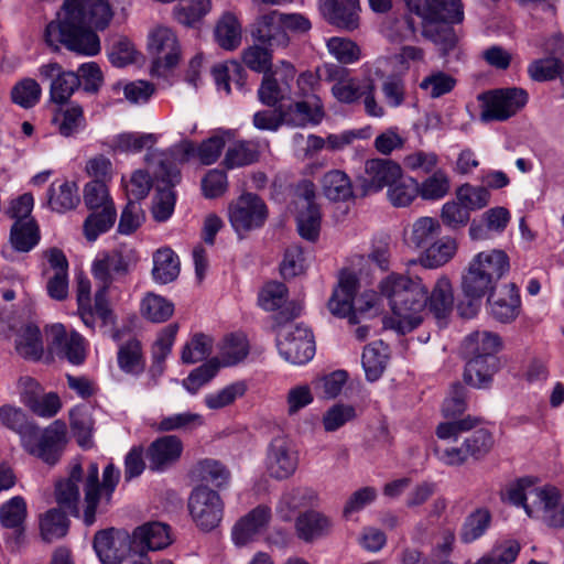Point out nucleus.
I'll return each instance as SVG.
<instances>
[{"label": "nucleus", "mask_w": 564, "mask_h": 564, "mask_svg": "<svg viewBox=\"0 0 564 564\" xmlns=\"http://www.w3.org/2000/svg\"><path fill=\"white\" fill-rule=\"evenodd\" d=\"M111 19L108 0H65L56 19L47 24L44 39L54 51L63 45L77 54L93 56L100 52L96 30H104Z\"/></svg>", "instance_id": "nucleus-1"}, {"label": "nucleus", "mask_w": 564, "mask_h": 564, "mask_svg": "<svg viewBox=\"0 0 564 564\" xmlns=\"http://www.w3.org/2000/svg\"><path fill=\"white\" fill-rule=\"evenodd\" d=\"M120 470L109 463L99 481V466L89 462L85 467L77 460L72 463L68 476L55 485V499L58 506L73 516L79 514L80 486L84 490V514L86 525L96 521V514L102 506H108L119 482Z\"/></svg>", "instance_id": "nucleus-2"}, {"label": "nucleus", "mask_w": 564, "mask_h": 564, "mask_svg": "<svg viewBox=\"0 0 564 564\" xmlns=\"http://www.w3.org/2000/svg\"><path fill=\"white\" fill-rule=\"evenodd\" d=\"M379 290L391 308L384 328L406 334L421 325L427 304V288L421 278L391 273L381 280Z\"/></svg>", "instance_id": "nucleus-3"}, {"label": "nucleus", "mask_w": 564, "mask_h": 564, "mask_svg": "<svg viewBox=\"0 0 564 564\" xmlns=\"http://www.w3.org/2000/svg\"><path fill=\"white\" fill-rule=\"evenodd\" d=\"M510 270V259L500 249H490L475 254L462 276V292L469 300L466 307L458 306L462 317H471L477 313L482 297L495 291L497 283Z\"/></svg>", "instance_id": "nucleus-4"}, {"label": "nucleus", "mask_w": 564, "mask_h": 564, "mask_svg": "<svg viewBox=\"0 0 564 564\" xmlns=\"http://www.w3.org/2000/svg\"><path fill=\"white\" fill-rule=\"evenodd\" d=\"M408 11L421 20V34L447 54L457 44L454 24L465 19L462 0H404Z\"/></svg>", "instance_id": "nucleus-5"}, {"label": "nucleus", "mask_w": 564, "mask_h": 564, "mask_svg": "<svg viewBox=\"0 0 564 564\" xmlns=\"http://www.w3.org/2000/svg\"><path fill=\"white\" fill-rule=\"evenodd\" d=\"M510 503L522 507L525 513L552 528H564V502L554 486L536 487L527 479H520L507 490Z\"/></svg>", "instance_id": "nucleus-6"}, {"label": "nucleus", "mask_w": 564, "mask_h": 564, "mask_svg": "<svg viewBox=\"0 0 564 564\" xmlns=\"http://www.w3.org/2000/svg\"><path fill=\"white\" fill-rule=\"evenodd\" d=\"M155 143L156 135L153 133L123 132L112 139L111 148L123 153H137L147 149L145 161L148 164L158 165V170H163L161 174L163 180L173 183L178 176L175 161H186L194 152V147L191 142H183L169 152H162L153 149Z\"/></svg>", "instance_id": "nucleus-7"}, {"label": "nucleus", "mask_w": 564, "mask_h": 564, "mask_svg": "<svg viewBox=\"0 0 564 564\" xmlns=\"http://www.w3.org/2000/svg\"><path fill=\"white\" fill-rule=\"evenodd\" d=\"M361 78L346 75L332 87V94L341 104L352 105L362 101L368 116L381 118L384 108L376 98V79L383 77L379 61L366 62L360 67Z\"/></svg>", "instance_id": "nucleus-8"}, {"label": "nucleus", "mask_w": 564, "mask_h": 564, "mask_svg": "<svg viewBox=\"0 0 564 564\" xmlns=\"http://www.w3.org/2000/svg\"><path fill=\"white\" fill-rule=\"evenodd\" d=\"M84 202L91 210L85 220L84 230L86 238L93 241L115 224L116 208L107 184L100 181H91L85 185Z\"/></svg>", "instance_id": "nucleus-9"}, {"label": "nucleus", "mask_w": 564, "mask_h": 564, "mask_svg": "<svg viewBox=\"0 0 564 564\" xmlns=\"http://www.w3.org/2000/svg\"><path fill=\"white\" fill-rule=\"evenodd\" d=\"M478 99L482 122L506 121L525 106L528 94L524 89L510 87L486 91Z\"/></svg>", "instance_id": "nucleus-10"}, {"label": "nucleus", "mask_w": 564, "mask_h": 564, "mask_svg": "<svg viewBox=\"0 0 564 564\" xmlns=\"http://www.w3.org/2000/svg\"><path fill=\"white\" fill-rule=\"evenodd\" d=\"M276 330V347L281 357L293 364L303 365L315 355V341L312 332L300 324H283L274 327Z\"/></svg>", "instance_id": "nucleus-11"}, {"label": "nucleus", "mask_w": 564, "mask_h": 564, "mask_svg": "<svg viewBox=\"0 0 564 564\" xmlns=\"http://www.w3.org/2000/svg\"><path fill=\"white\" fill-rule=\"evenodd\" d=\"M65 445L66 425L58 420L43 431L35 426L21 443L25 452L48 465L58 462Z\"/></svg>", "instance_id": "nucleus-12"}, {"label": "nucleus", "mask_w": 564, "mask_h": 564, "mask_svg": "<svg viewBox=\"0 0 564 564\" xmlns=\"http://www.w3.org/2000/svg\"><path fill=\"white\" fill-rule=\"evenodd\" d=\"M268 216L269 210L265 203L252 193H242L228 205L229 223L241 238L248 232L261 228Z\"/></svg>", "instance_id": "nucleus-13"}, {"label": "nucleus", "mask_w": 564, "mask_h": 564, "mask_svg": "<svg viewBox=\"0 0 564 564\" xmlns=\"http://www.w3.org/2000/svg\"><path fill=\"white\" fill-rule=\"evenodd\" d=\"M148 51L153 58L151 72L164 76L181 58V46L175 32L163 25L153 28L148 35Z\"/></svg>", "instance_id": "nucleus-14"}, {"label": "nucleus", "mask_w": 564, "mask_h": 564, "mask_svg": "<svg viewBox=\"0 0 564 564\" xmlns=\"http://www.w3.org/2000/svg\"><path fill=\"white\" fill-rule=\"evenodd\" d=\"M224 501L208 486H198L189 495L188 510L193 521L203 531H212L223 520Z\"/></svg>", "instance_id": "nucleus-15"}, {"label": "nucleus", "mask_w": 564, "mask_h": 564, "mask_svg": "<svg viewBox=\"0 0 564 564\" xmlns=\"http://www.w3.org/2000/svg\"><path fill=\"white\" fill-rule=\"evenodd\" d=\"M48 351L72 365H80L86 358V340L77 332H67L62 324H53L45 328Z\"/></svg>", "instance_id": "nucleus-16"}, {"label": "nucleus", "mask_w": 564, "mask_h": 564, "mask_svg": "<svg viewBox=\"0 0 564 564\" xmlns=\"http://www.w3.org/2000/svg\"><path fill=\"white\" fill-rule=\"evenodd\" d=\"M299 465V454L293 443L285 436L274 437L267 449L265 467L275 479L292 476Z\"/></svg>", "instance_id": "nucleus-17"}, {"label": "nucleus", "mask_w": 564, "mask_h": 564, "mask_svg": "<svg viewBox=\"0 0 564 564\" xmlns=\"http://www.w3.org/2000/svg\"><path fill=\"white\" fill-rule=\"evenodd\" d=\"M288 289L283 283L270 282L259 293V305L270 312L278 311L273 316V327L290 323L301 314V306L286 303Z\"/></svg>", "instance_id": "nucleus-18"}, {"label": "nucleus", "mask_w": 564, "mask_h": 564, "mask_svg": "<svg viewBox=\"0 0 564 564\" xmlns=\"http://www.w3.org/2000/svg\"><path fill=\"white\" fill-rule=\"evenodd\" d=\"M42 80L50 82V98L54 104H66L80 86L79 76L66 70L56 62H48L39 67Z\"/></svg>", "instance_id": "nucleus-19"}, {"label": "nucleus", "mask_w": 564, "mask_h": 564, "mask_svg": "<svg viewBox=\"0 0 564 564\" xmlns=\"http://www.w3.org/2000/svg\"><path fill=\"white\" fill-rule=\"evenodd\" d=\"M94 549L104 564H120L131 551V539L128 532L108 529L96 533Z\"/></svg>", "instance_id": "nucleus-20"}, {"label": "nucleus", "mask_w": 564, "mask_h": 564, "mask_svg": "<svg viewBox=\"0 0 564 564\" xmlns=\"http://www.w3.org/2000/svg\"><path fill=\"white\" fill-rule=\"evenodd\" d=\"M402 176L399 163L388 159H370L365 162L361 186L365 193H378Z\"/></svg>", "instance_id": "nucleus-21"}, {"label": "nucleus", "mask_w": 564, "mask_h": 564, "mask_svg": "<svg viewBox=\"0 0 564 564\" xmlns=\"http://www.w3.org/2000/svg\"><path fill=\"white\" fill-rule=\"evenodd\" d=\"M272 519L271 508L259 505L242 516L232 527L231 539L238 546H243L264 532Z\"/></svg>", "instance_id": "nucleus-22"}, {"label": "nucleus", "mask_w": 564, "mask_h": 564, "mask_svg": "<svg viewBox=\"0 0 564 564\" xmlns=\"http://www.w3.org/2000/svg\"><path fill=\"white\" fill-rule=\"evenodd\" d=\"M281 108L284 124L292 127L316 126L324 117L323 104L317 95L290 105L282 104Z\"/></svg>", "instance_id": "nucleus-23"}, {"label": "nucleus", "mask_w": 564, "mask_h": 564, "mask_svg": "<svg viewBox=\"0 0 564 564\" xmlns=\"http://www.w3.org/2000/svg\"><path fill=\"white\" fill-rule=\"evenodd\" d=\"M487 296L489 313L498 322L511 323L520 314L521 299L514 283H506L497 293L491 292Z\"/></svg>", "instance_id": "nucleus-24"}, {"label": "nucleus", "mask_w": 564, "mask_h": 564, "mask_svg": "<svg viewBox=\"0 0 564 564\" xmlns=\"http://www.w3.org/2000/svg\"><path fill=\"white\" fill-rule=\"evenodd\" d=\"M183 452V443L175 435H165L153 441L147 449L149 468L163 471L175 464Z\"/></svg>", "instance_id": "nucleus-25"}, {"label": "nucleus", "mask_w": 564, "mask_h": 564, "mask_svg": "<svg viewBox=\"0 0 564 564\" xmlns=\"http://www.w3.org/2000/svg\"><path fill=\"white\" fill-rule=\"evenodd\" d=\"M358 288V280L355 274L343 272L339 278L338 286L334 290L328 301V310L338 317H348L351 324H356V314L354 311V299Z\"/></svg>", "instance_id": "nucleus-26"}, {"label": "nucleus", "mask_w": 564, "mask_h": 564, "mask_svg": "<svg viewBox=\"0 0 564 564\" xmlns=\"http://www.w3.org/2000/svg\"><path fill=\"white\" fill-rule=\"evenodd\" d=\"M129 262L119 250H111L97 256L91 264V273L98 285L109 288L116 278L126 275Z\"/></svg>", "instance_id": "nucleus-27"}, {"label": "nucleus", "mask_w": 564, "mask_h": 564, "mask_svg": "<svg viewBox=\"0 0 564 564\" xmlns=\"http://www.w3.org/2000/svg\"><path fill=\"white\" fill-rule=\"evenodd\" d=\"M282 19V13L276 10L260 15L254 23L253 37L271 47L286 46L290 40Z\"/></svg>", "instance_id": "nucleus-28"}, {"label": "nucleus", "mask_w": 564, "mask_h": 564, "mask_svg": "<svg viewBox=\"0 0 564 564\" xmlns=\"http://www.w3.org/2000/svg\"><path fill=\"white\" fill-rule=\"evenodd\" d=\"M359 0H322L321 12L333 25L355 30L359 25Z\"/></svg>", "instance_id": "nucleus-29"}, {"label": "nucleus", "mask_w": 564, "mask_h": 564, "mask_svg": "<svg viewBox=\"0 0 564 564\" xmlns=\"http://www.w3.org/2000/svg\"><path fill=\"white\" fill-rule=\"evenodd\" d=\"M430 312L441 322L449 317L454 308V291L451 280L446 275H441L430 295L427 294V304Z\"/></svg>", "instance_id": "nucleus-30"}, {"label": "nucleus", "mask_w": 564, "mask_h": 564, "mask_svg": "<svg viewBox=\"0 0 564 564\" xmlns=\"http://www.w3.org/2000/svg\"><path fill=\"white\" fill-rule=\"evenodd\" d=\"M132 542L142 551L162 550L172 543L171 529L162 522L144 523L134 530Z\"/></svg>", "instance_id": "nucleus-31"}, {"label": "nucleus", "mask_w": 564, "mask_h": 564, "mask_svg": "<svg viewBox=\"0 0 564 564\" xmlns=\"http://www.w3.org/2000/svg\"><path fill=\"white\" fill-rule=\"evenodd\" d=\"M458 242L451 236H444L420 254L417 262L426 269H437L448 263L457 253Z\"/></svg>", "instance_id": "nucleus-32"}, {"label": "nucleus", "mask_w": 564, "mask_h": 564, "mask_svg": "<svg viewBox=\"0 0 564 564\" xmlns=\"http://www.w3.org/2000/svg\"><path fill=\"white\" fill-rule=\"evenodd\" d=\"M501 346L500 337L492 332L476 330L468 335L463 343L465 356H481L489 360L497 359L496 354Z\"/></svg>", "instance_id": "nucleus-33"}, {"label": "nucleus", "mask_w": 564, "mask_h": 564, "mask_svg": "<svg viewBox=\"0 0 564 564\" xmlns=\"http://www.w3.org/2000/svg\"><path fill=\"white\" fill-rule=\"evenodd\" d=\"M15 350L24 359L40 360L44 354V343L39 326L26 323L15 336Z\"/></svg>", "instance_id": "nucleus-34"}, {"label": "nucleus", "mask_w": 564, "mask_h": 564, "mask_svg": "<svg viewBox=\"0 0 564 564\" xmlns=\"http://www.w3.org/2000/svg\"><path fill=\"white\" fill-rule=\"evenodd\" d=\"M330 528V519L315 510L300 514L295 521L297 536L306 542H311L327 534Z\"/></svg>", "instance_id": "nucleus-35"}, {"label": "nucleus", "mask_w": 564, "mask_h": 564, "mask_svg": "<svg viewBox=\"0 0 564 564\" xmlns=\"http://www.w3.org/2000/svg\"><path fill=\"white\" fill-rule=\"evenodd\" d=\"M261 154V143L253 140H241L228 147L224 165L231 170L253 164L259 161Z\"/></svg>", "instance_id": "nucleus-36"}, {"label": "nucleus", "mask_w": 564, "mask_h": 564, "mask_svg": "<svg viewBox=\"0 0 564 564\" xmlns=\"http://www.w3.org/2000/svg\"><path fill=\"white\" fill-rule=\"evenodd\" d=\"M180 274V259L169 247L160 248L153 253V279L161 284L173 282Z\"/></svg>", "instance_id": "nucleus-37"}, {"label": "nucleus", "mask_w": 564, "mask_h": 564, "mask_svg": "<svg viewBox=\"0 0 564 564\" xmlns=\"http://www.w3.org/2000/svg\"><path fill=\"white\" fill-rule=\"evenodd\" d=\"M467 358L464 380L476 388L486 387L497 370V359L481 358V356H465Z\"/></svg>", "instance_id": "nucleus-38"}, {"label": "nucleus", "mask_w": 564, "mask_h": 564, "mask_svg": "<svg viewBox=\"0 0 564 564\" xmlns=\"http://www.w3.org/2000/svg\"><path fill=\"white\" fill-rule=\"evenodd\" d=\"M47 203L50 207L57 213H64L75 208L79 203L77 185L68 181L52 183L48 188Z\"/></svg>", "instance_id": "nucleus-39"}, {"label": "nucleus", "mask_w": 564, "mask_h": 564, "mask_svg": "<svg viewBox=\"0 0 564 564\" xmlns=\"http://www.w3.org/2000/svg\"><path fill=\"white\" fill-rule=\"evenodd\" d=\"M163 170H156L154 171L155 177L160 178L165 186L164 187H158L156 194L153 197V204H152V216L153 218L163 223L166 221L173 214L174 207H175V193L172 189V187L178 182L180 175L177 176V180L173 183H167L163 180L162 174Z\"/></svg>", "instance_id": "nucleus-40"}, {"label": "nucleus", "mask_w": 564, "mask_h": 564, "mask_svg": "<svg viewBox=\"0 0 564 564\" xmlns=\"http://www.w3.org/2000/svg\"><path fill=\"white\" fill-rule=\"evenodd\" d=\"M215 40L220 47L227 51L236 50L241 43V25L238 18L226 12L215 26Z\"/></svg>", "instance_id": "nucleus-41"}, {"label": "nucleus", "mask_w": 564, "mask_h": 564, "mask_svg": "<svg viewBox=\"0 0 564 564\" xmlns=\"http://www.w3.org/2000/svg\"><path fill=\"white\" fill-rule=\"evenodd\" d=\"M324 195L334 202H344L352 197V185L349 176L340 170H332L321 181Z\"/></svg>", "instance_id": "nucleus-42"}, {"label": "nucleus", "mask_w": 564, "mask_h": 564, "mask_svg": "<svg viewBox=\"0 0 564 564\" xmlns=\"http://www.w3.org/2000/svg\"><path fill=\"white\" fill-rule=\"evenodd\" d=\"M61 135L74 137L86 127L84 110L79 105H70L57 111L53 118Z\"/></svg>", "instance_id": "nucleus-43"}, {"label": "nucleus", "mask_w": 564, "mask_h": 564, "mask_svg": "<svg viewBox=\"0 0 564 564\" xmlns=\"http://www.w3.org/2000/svg\"><path fill=\"white\" fill-rule=\"evenodd\" d=\"M140 313L152 323H164L173 315L174 304L159 294L149 292L141 301Z\"/></svg>", "instance_id": "nucleus-44"}, {"label": "nucleus", "mask_w": 564, "mask_h": 564, "mask_svg": "<svg viewBox=\"0 0 564 564\" xmlns=\"http://www.w3.org/2000/svg\"><path fill=\"white\" fill-rule=\"evenodd\" d=\"M249 354V343L243 334H230L226 336L219 348L220 366H234L243 360Z\"/></svg>", "instance_id": "nucleus-45"}, {"label": "nucleus", "mask_w": 564, "mask_h": 564, "mask_svg": "<svg viewBox=\"0 0 564 564\" xmlns=\"http://www.w3.org/2000/svg\"><path fill=\"white\" fill-rule=\"evenodd\" d=\"M417 196H420L419 182L403 174L389 186L387 192V197L394 207H408Z\"/></svg>", "instance_id": "nucleus-46"}, {"label": "nucleus", "mask_w": 564, "mask_h": 564, "mask_svg": "<svg viewBox=\"0 0 564 564\" xmlns=\"http://www.w3.org/2000/svg\"><path fill=\"white\" fill-rule=\"evenodd\" d=\"M449 191L451 177L448 173L442 169L435 170L431 175L419 183V193L423 200H441Z\"/></svg>", "instance_id": "nucleus-47"}, {"label": "nucleus", "mask_w": 564, "mask_h": 564, "mask_svg": "<svg viewBox=\"0 0 564 564\" xmlns=\"http://www.w3.org/2000/svg\"><path fill=\"white\" fill-rule=\"evenodd\" d=\"M314 498L313 492L307 488H291L285 490L278 505L276 513L283 521H290L294 512L306 505Z\"/></svg>", "instance_id": "nucleus-48"}, {"label": "nucleus", "mask_w": 564, "mask_h": 564, "mask_svg": "<svg viewBox=\"0 0 564 564\" xmlns=\"http://www.w3.org/2000/svg\"><path fill=\"white\" fill-rule=\"evenodd\" d=\"M387 358V346L382 341H375L365 347L361 361L369 381H376L382 376Z\"/></svg>", "instance_id": "nucleus-49"}, {"label": "nucleus", "mask_w": 564, "mask_h": 564, "mask_svg": "<svg viewBox=\"0 0 564 564\" xmlns=\"http://www.w3.org/2000/svg\"><path fill=\"white\" fill-rule=\"evenodd\" d=\"M28 508L23 497L15 496L0 506V522L3 527L14 529L20 535L24 530Z\"/></svg>", "instance_id": "nucleus-50"}, {"label": "nucleus", "mask_w": 564, "mask_h": 564, "mask_svg": "<svg viewBox=\"0 0 564 564\" xmlns=\"http://www.w3.org/2000/svg\"><path fill=\"white\" fill-rule=\"evenodd\" d=\"M0 424L17 433L22 442L36 426L29 421L24 411L15 405L3 404L0 406Z\"/></svg>", "instance_id": "nucleus-51"}, {"label": "nucleus", "mask_w": 564, "mask_h": 564, "mask_svg": "<svg viewBox=\"0 0 564 564\" xmlns=\"http://www.w3.org/2000/svg\"><path fill=\"white\" fill-rule=\"evenodd\" d=\"M39 240L40 234L35 220H20L12 225L10 241L15 250L28 252L37 245Z\"/></svg>", "instance_id": "nucleus-52"}, {"label": "nucleus", "mask_w": 564, "mask_h": 564, "mask_svg": "<svg viewBox=\"0 0 564 564\" xmlns=\"http://www.w3.org/2000/svg\"><path fill=\"white\" fill-rule=\"evenodd\" d=\"M204 417L199 413L182 412L162 416L154 429L158 432L192 431L204 424Z\"/></svg>", "instance_id": "nucleus-53"}, {"label": "nucleus", "mask_w": 564, "mask_h": 564, "mask_svg": "<svg viewBox=\"0 0 564 564\" xmlns=\"http://www.w3.org/2000/svg\"><path fill=\"white\" fill-rule=\"evenodd\" d=\"M68 527L66 514L56 508L46 511L40 519L41 534L47 542L65 536Z\"/></svg>", "instance_id": "nucleus-54"}, {"label": "nucleus", "mask_w": 564, "mask_h": 564, "mask_svg": "<svg viewBox=\"0 0 564 564\" xmlns=\"http://www.w3.org/2000/svg\"><path fill=\"white\" fill-rule=\"evenodd\" d=\"M441 224L434 217H419L411 225L409 241L416 248L425 247L441 232Z\"/></svg>", "instance_id": "nucleus-55"}, {"label": "nucleus", "mask_w": 564, "mask_h": 564, "mask_svg": "<svg viewBox=\"0 0 564 564\" xmlns=\"http://www.w3.org/2000/svg\"><path fill=\"white\" fill-rule=\"evenodd\" d=\"M178 330L177 324H170L164 327L152 347L153 365L152 370L163 372V364L170 355Z\"/></svg>", "instance_id": "nucleus-56"}, {"label": "nucleus", "mask_w": 564, "mask_h": 564, "mask_svg": "<svg viewBox=\"0 0 564 564\" xmlns=\"http://www.w3.org/2000/svg\"><path fill=\"white\" fill-rule=\"evenodd\" d=\"M246 391L247 386L243 381L232 382L218 391L206 394L204 403L210 410H220L243 397Z\"/></svg>", "instance_id": "nucleus-57"}, {"label": "nucleus", "mask_w": 564, "mask_h": 564, "mask_svg": "<svg viewBox=\"0 0 564 564\" xmlns=\"http://www.w3.org/2000/svg\"><path fill=\"white\" fill-rule=\"evenodd\" d=\"M210 9V0H180L174 8V15L180 23L189 26L200 21Z\"/></svg>", "instance_id": "nucleus-58"}, {"label": "nucleus", "mask_w": 564, "mask_h": 564, "mask_svg": "<svg viewBox=\"0 0 564 564\" xmlns=\"http://www.w3.org/2000/svg\"><path fill=\"white\" fill-rule=\"evenodd\" d=\"M456 84L457 80L452 75L442 70H434L423 78L419 87L429 97L436 99L449 94Z\"/></svg>", "instance_id": "nucleus-59"}, {"label": "nucleus", "mask_w": 564, "mask_h": 564, "mask_svg": "<svg viewBox=\"0 0 564 564\" xmlns=\"http://www.w3.org/2000/svg\"><path fill=\"white\" fill-rule=\"evenodd\" d=\"M328 53L340 64H354L361 57L360 47L347 37L333 36L326 41Z\"/></svg>", "instance_id": "nucleus-60"}, {"label": "nucleus", "mask_w": 564, "mask_h": 564, "mask_svg": "<svg viewBox=\"0 0 564 564\" xmlns=\"http://www.w3.org/2000/svg\"><path fill=\"white\" fill-rule=\"evenodd\" d=\"M118 365L123 371L129 373L142 371L144 361L141 343L138 339H129L120 346L118 351Z\"/></svg>", "instance_id": "nucleus-61"}, {"label": "nucleus", "mask_w": 564, "mask_h": 564, "mask_svg": "<svg viewBox=\"0 0 564 564\" xmlns=\"http://www.w3.org/2000/svg\"><path fill=\"white\" fill-rule=\"evenodd\" d=\"M213 348V338L203 333L194 334L182 349L181 359L184 364H195L207 358Z\"/></svg>", "instance_id": "nucleus-62"}, {"label": "nucleus", "mask_w": 564, "mask_h": 564, "mask_svg": "<svg viewBox=\"0 0 564 564\" xmlns=\"http://www.w3.org/2000/svg\"><path fill=\"white\" fill-rule=\"evenodd\" d=\"M491 517L489 511L478 509L470 513L460 530V540L464 543H470L479 539L489 528Z\"/></svg>", "instance_id": "nucleus-63"}, {"label": "nucleus", "mask_w": 564, "mask_h": 564, "mask_svg": "<svg viewBox=\"0 0 564 564\" xmlns=\"http://www.w3.org/2000/svg\"><path fill=\"white\" fill-rule=\"evenodd\" d=\"M41 95L42 88L33 78L18 82L11 90L12 101L25 109L34 107L40 101Z\"/></svg>", "instance_id": "nucleus-64"}]
</instances>
